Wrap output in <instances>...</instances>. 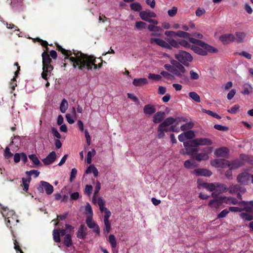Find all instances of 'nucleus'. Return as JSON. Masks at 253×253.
Segmentation results:
<instances>
[{
  "label": "nucleus",
  "instance_id": "obj_64",
  "mask_svg": "<svg viewBox=\"0 0 253 253\" xmlns=\"http://www.w3.org/2000/svg\"><path fill=\"white\" fill-rule=\"evenodd\" d=\"M161 74L167 79L170 80V79H171L173 77V76L172 75H171L170 74H169V73H168V72H166L165 71H162L161 72Z\"/></svg>",
  "mask_w": 253,
  "mask_h": 253
},
{
  "label": "nucleus",
  "instance_id": "obj_60",
  "mask_svg": "<svg viewBox=\"0 0 253 253\" xmlns=\"http://www.w3.org/2000/svg\"><path fill=\"white\" fill-rule=\"evenodd\" d=\"M26 174L27 175H29L30 177L31 175L34 174L35 177H37L40 174V172L38 171L37 170L33 169V170H31L30 171H27L26 172Z\"/></svg>",
  "mask_w": 253,
  "mask_h": 253
},
{
  "label": "nucleus",
  "instance_id": "obj_44",
  "mask_svg": "<svg viewBox=\"0 0 253 253\" xmlns=\"http://www.w3.org/2000/svg\"><path fill=\"white\" fill-rule=\"evenodd\" d=\"M109 241L111 244L112 248L116 247L117 241L115 236L113 234H110L109 236Z\"/></svg>",
  "mask_w": 253,
  "mask_h": 253
},
{
  "label": "nucleus",
  "instance_id": "obj_33",
  "mask_svg": "<svg viewBox=\"0 0 253 253\" xmlns=\"http://www.w3.org/2000/svg\"><path fill=\"white\" fill-rule=\"evenodd\" d=\"M53 70H50V69L42 68V72L41 74L42 77L45 80H48V76H50L51 74V72Z\"/></svg>",
  "mask_w": 253,
  "mask_h": 253
},
{
  "label": "nucleus",
  "instance_id": "obj_6",
  "mask_svg": "<svg viewBox=\"0 0 253 253\" xmlns=\"http://www.w3.org/2000/svg\"><path fill=\"white\" fill-rule=\"evenodd\" d=\"M212 192L211 196L213 199L210 200L209 205L211 208L219 207L224 202L226 198L225 197H219L218 195L219 193L216 192V191H213Z\"/></svg>",
  "mask_w": 253,
  "mask_h": 253
},
{
  "label": "nucleus",
  "instance_id": "obj_30",
  "mask_svg": "<svg viewBox=\"0 0 253 253\" xmlns=\"http://www.w3.org/2000/svg\"><path fill=\"white\" fill-rule=\"evenodd\" d=\"M176 121V120L172 117H169L166 119L164 121L161 123V126H169L173 125Z\"/></svg>",
  "mask_w": 253,
  "mask_h": 253
},
{
  "label": "nucleus",
  "instance_id": "obj_61",
  "mask_svg": "<svg viewBox=\"0 0 253 253\" xmlns=\"http://www.w3.org/2000/svg\"><path fill=\"white\" fill-rule=\"evenodd\" d=\"M92 191V186L90 185H86L84 189V194L90 196Z\"/></svg>",
  "mask_w": 253,
  "mask_h": 253
},
{
  "label": "nucleus",
  "instance_id": "obj_53",
  "mask_svg": "<svg viewBox=\"0 0 253 253\" xmlns=\"http://www.w3.org/2000/svg\"><path fill=\"white\" fill-rule=\"evenodd\" d=\"M177 12V7L176 6H173L171 9H169L168 11V15L170 17L174 16Z\"/></svg>",
  "mask_w": 253,
  "mask_h": 253
},
{
  "label": "nucleus",
  "instance_id": "obj_46",
  "mask_svg": "<svg viewBox=\"0 0 253 253\" xmlns=\"http://www.w3.org/2000/svg\"><path fill=\"white\" fill-rule=\"evenodd\" d=\"M96 154L94 149H92L91 151H88L87 154L86 162L87 164H91L92 161V157Z\"/></svg>",
  "mask_w": 253,
  "mask_h": 253
},
{
  "label": "nucleus",
  "instance_id": "obj_57",
  "mask_svg": "<svg viewBox=\"0 0 253 253\" xmlns=\"http://www.w3.org/2000/svg\"><path fill=\"white\" fill-rule=\"evenodd\" d=\"M214 128L216 129L221 131H227L229 129V128L227 126H223L220 125H215L214 126Z\"/></svg>",
  "mask_w": 253,
  "mask_h": 253
},
{
  "label": "nucleus",
  "instance_id": "obj_9",
  "mask_svg": "<svg viewBox=\"0 0 253 253\" xmlns=\"http://www.w3.org/2000/svg\"><path fill=\"white\" fill-rule=\"evenodd\" d=\"M57 49L60 51L63 55H65L66 57L65 58V60L66 59H69L71 62V58L76 57L77 56V53H82L81 51H76L73 50V51L70 50H66L63 48H62L60 45L58 44L57 45Z\"/></svg>",
  "mask_w": 253,
  "mask_h": 253
},
{
  "label": "nucleus",
  "instance_id": "obj_3",
  "mask_svg": "<svg viewBox=\"0 0 253 253\" xmlns=\"http://www.w3.org/2000/svg\"><path fill=\"white\" fill-rule=\"evenodd\" d=\"M201 185L210 191H216L219 194L228 191V188L225 185L218 182L211 183L203 182Z\"/></svg>",
  "mask_w": 253,
  "mask_h": 253
},
{
  "label": "nucleus",
  "instance_id": "obj_49",
  "mask_svg": "<svg viewBox=\"0 0 253 253\" xmlns=\"http://www.w3.org/2000/svg\"><path fill=\"white\" fill-rule=\"evenodd\" d=\"M148 77L149 79L154 81H159L162 79L161 75L152 73H149Z\"/></svg>",
  "mask_w": 253,
  "mask_h": 253
},
{
  "label": "nucleus",
  "instance_id": "obj_31",
  "mask_svg": "<svg viewBox=\"0 0 253 253\" xmlns=\"http://www.w3.org/2000/svg\"><path fill=\"white\" fill-rule=\"evenodd\" d=\"M91 172L93 173L95 177H97L98 175V170L93 165H90L85 170V173L86 174H88Z\"/></svg>",
  "mask_w": 253,
  "mask_h": 253
},
{
  "label": "nucleus",
  "instance_id": "obj_13",
  "mask_svg": "<svg viewBox=\"0 0 253 253\" xmlns=\"http://www.w3.org/2000/svg\"><path fill=\"white\" fill-rule=\"evenodd\" d=\"M246 191V188L242 184H232L228 188V191L230 193H236L241 192L244 193Z\"/></svg>",
  "mask_w": 253,
  "mask_h": 253
},
{
  "label": "nucleus",
  "instance_id": "obj_58",
  "mask_svg": "<svg viewBox=\"0 0 253 253\" xmlns=\"http://www.w3.org/2000/svg\"><path fill=\"white\" fill-rule=\"evenodd\" d=\"M179 48L180 47V46L184 47H188L190 46V44L188 43V42L184 40H181L179 39Z\"/></svg>",
  "mask_w": 253,
  "mask_h": 253
},
{
  "label": "nucleus",
  "instance_id": "obj_45",
  "mask_svg": "<svg viewBox=\"0 0 253 253\" xmlns=\"http://www.w3.org/2000/svg\"><path fill=\"white\" fill-rule=\"evenodd\" d=\"M175 34L176 36L183 38H189L190 36V34L189 33L182 31H178L176 32Z\"/></svg>",
  "mask_w": 253,
  "mask_h": 253
},
{
  "label": "nucleus",
  "instance_id": "obj_21",
  "mask_svg": "<svg viewBox=\"0 0 253 253\" xmlns=\"http://www.w3.org/2000/svg\"><path fill=\"white\" fill-rule=\"evenodd\" d=\"M169 128L168 126H161V124L157 128V137L159 139L163 138L165 136V132H169Z\"/></svg>",
  "mask_w": 253,
  "mask_h": 253
},
{
  "label": "nucleus",
  "instance_id": "obj_41",
  "mask_svg": "<svg viewBox=\"0 0 253 253\" xmlns=\"http://www.w3.org/2000/svg\"><path fill=\"white\" fill-rule=\"evenodd\" d=\"M29 158L34 165L36 166L42 165L41 162L36 155H29Z\"/></svg>",
  "mask_w": 253,
  "mask_h": 253
},
{
  "label": "nucleus",
  "instance_id": "obj_55",
  "mask_svg": "<svg viewBox=\"0 0 253 253\" xmlns=\"http://www.w3.org/2000/svg\"><path fill=\"white\" fill-rule=\"evenodd\" d=\"M35 40H36L38 42H40L41 44L46 48V51H47L48 50V42L46 41H43L40 38H36L35 39Z\"/></svg>",
  "mask_w": 253,
  "mask_h": 253
},
{
  "label": "nucleus",
  "instance_id": "obj_52",
  "mask_svg": "<svg viewBox=\"0 0 253 253\" xmlns=\"http://www.w3.org/2000/svg\"><path fill=\"white\" fill-rule=\"evenodd\" d=\"M85 211L86 214L89 215L87 217H92L93 215V211L92 210L91 207L89 205V204H87L85 208Z\"/></svg>",
  "mask_w": 253,
  "mask_h": 253
},
{
  "label": "nucleus",
  "instance_id": "obj_16",
  "mask_svg": "<svg viewBox=\"0 0 253 253\" xmlns=\"http://www.w3.org/2000/svg\"><path fill=\"white\" fill-rule=\"evenodd\" d=\"M219 40L223 44H228L235 41V37L232 34H224L220 36Z\"/></svg>",
  "mask_w": 253,
  "mask_h": 253
},
{
  "label": "nucleus",
  "instance_id": "obj_37",
  "mask_svg": "<svg viewBox=\"0 0 253 253\" xmlns=\"http://www.w3.org/2000/svg\"><path fill=\"white\" fill-rule=\"evenodd\" d=\"M42 63H51L52 60L50 58L49 55L47 53L46 51H44L42 53Z\"/></svg>",
  "mask_w": 253,
  "mask_h": 253
},
{
  "label": "nucleus",
  "instance_id": "obj_29",
  "mask_svg": "<svg viewBox=\"0 0 253 253\" xmlns=\"http://www.w3.org/2000/svg\"><path fill=\"white\" fill-rule=\"evenodd\" d=\"M64 245L67 247H70L73 245L72 237L70 234H67L64 238Z\"/></svg>",
  "mask_w": 253,
  "mask_h": 253
},
{
  "label": "nucleus",
  "instance_id": "obj_2",
  "mask_svg": "<svg viewBox=\"0 0 253 253\" xmlns=\"http://www.w3.org/2000/svg\"><path fill=\"white\" fill-rule=\"evenodd\" d=\"M170 62L172 65L166 64L164 65L165 68L182 80L187 79L186 77L182 75V74L186 72L185 67L181 63L175 60H171Z\"/></svg>",
  "mask_w": 253,
  "mask_h": 253
},
{
  "label": "nucleus",
  "instance_id": "obj_26",
  "mask_svg": "<svg viewBox=\"0 0 253 253\" xmlns=\"http://www.w3.org/2000/svg\"><path fill=\"white\" fill-rule=\"evenodd\" d=\"M225 163L227 160L225 159H215L211 162V165L215 167L225 168Z\"/></svg>",
  "mask_w": 253,
  "mask_h": 253
},
{
  "label": "nucleus",
  "instance_id": "obj_32",
  "mask_svg": "<svg viewBox=\"0 0 253 253\" xmlns=\"http://www.w3.org/2000/svg\"><path fill=\"white\" fill-rule=\"evenodd\" d=\"M166 40L171 47H173L176 48H179V40L178 41H176L171 38H167Z\"/></svg>",
  "mask_w": 253,
  "mask_h": 253
},
{
  "label": "nucleus",
  "instance_id": "obj_42",
  "mask_svg": "<svg viewBox=\"0 0 253 253\" xmlns=\"http://www.w3.org/2000/svg\"><path fill=\"white\" fill-rule=\"evenodd\" d=\"M240 217L244 220L247 221H251L253 220V216L249 212H242L240 214Z\"/></svg>",
  "mask_w": 253,
  "mask_h": 253
},
{
  "label": "nucleus",
  "instance_id": "obj_28",
  "mask_svg": "<svg viewBox=\"0 0 253 253\" xmlns=\"http://www.w3.org/2000/svg\"><path fill=\"white\" fill-rule=\"evenodd\" d=\"M184 147L186 148V153L188 155L194 156L198 152V149L196 148L197 146H186Z\"/></svg>",
  "mask_w": 253,
  "mask_h": 253
},
{
  "label": "nucleus",
  "instance_id": "obj_62",
  "mask_svg": "<svg viewBox=\"0 0 253 253\" xmlns=\"http://www.w3.org/2000/svg\"><path fill=\"white\" fill-rule=\"evenodd\" d=\"M240 106L238 104H236L232 106L230 109L228 110V112L231 114H235L237 111L239 110Z\"/></svg>",
  "mask_w": 253,
  "mask_h": 253
},
{
  "label": "nucleus",
  "instance_id": "obj_24",
  "mask_svg": "<svg viewBox=\"0 0 253 253\" xmlns=\"http://www.w3.org/2000/svg\"><path fill=\"white\" fill-rule=\"evenodd\" d=\"M241 163L239 161L235 160L230 162L227 160V163H225V168L228 167L229 169H236L241 167Z\"/></svg>",
  "mask_w": 253,
  "mask_h": 253
},
{
  "label": "nucleus",
  "instance_id": "obj_47",
  "mask_svg": "<svg viewBox=\"0 0 253 253\" xmlns=\"http://www.w3.org/2000/svg\"><path fill=\"white\" fill-rule=\"evenodd\" d=\"M18 221V220H15L13 217H8L7 218L6 225L7 227L11 228L12 225H14Z\"/></svg>",
  "mask_w": 253,
  "mask_h": 253
},
{
  "label": "nucleus",
  "instance_id": "obj_20",
  "mask_svg": "<svg viewBox=\"0 0 253 253\" xmlns=\"http://www.w3.org/2000/svg\"><path fill=\"white\" fill-rule=\"evenodd\" d=\"M165 113L163 111H158L153 117L152 121L155 124H159L162 122L165 118Z\"/></svg>",
  "mask_w": 253,
  "mask_h": 253
},
{
  "label": "nucleus",
  "instance_id": "obj_27",
  "mask_svg": "<svg viewBox=\"0 0 253 253\" xmlns=\"http://www.w3.org/2000/svg\"><path fill=\"white\" fill-rule=\"evenodd\" d=\"M147 84L148 81L146 78H135L132 82V84L135 86H140Z\"/></svg>",
  "mask_w": 253,
  "mask_h": 253
},
{
  "label": "nucleus",
  "instance_id": "obj_23",
  "mask_svg": "<svg viewBox=\"0 0 253 253\" xmlns=\"http://www.w3.org/2000/svg\"><path fill=\"white\" fill-rule=\"evenodd\" d=\"M191 49L195 53L203 56L207 55L208 52H209V50L205 49L204 47L201 48L199 46L196 45H192Z\"/></svg>",
  "mask_w": 253,
  "mask_h": 253
},
{
  "label": "nucleus",
  "instance_id": "obj_7",
  "mask_svg": "<svg viewBox=\"0 0 253 253\" xmlns=\"http://www.w3.org/2000/svg\"><path fill=\"white\" fill-rule=\"evenodd\" d=\"M188 38L190 42L196 44L201 47H204L205 49H208L210 53H215L217 51V49L216 48L205 43L202 41L193 38H190V37Z\"/></svg>",
  "mask_w": 253,
  "mask_h": 253
},
{
  "label": "nucleus",
  "instance_id": "obj_15",
  "mask_svg": "<svg viewBox=\"0 0 253 253\" xmlns=\"http://www.w3.org/2000/svg\"><path fill=\"white\" fill-rule=\"evenodd\" d=\"M239 205L242 208L243 211H246L247 212H252L253 208V201L246 202L242 201L239 203Z\"/></svg>",
  "mask_w": 253,
  "mask_h": 253
},
{
  "label": "nucleus",
  "instance_id": "obj_17",
  "mask_svg": "<svg viewBox=\"0 0 253 253\" xmlns=\"http://www.w3.org/2000/svg\"><path fill=\"white\" fill-rule=\"evenodd\" d=\"M87 229L84 224L80 225L76 233L77 237L78 239L84 240L87 235Z\"/></svg>",
  "mask_w": 253,
  "mask_h": 253
},
{
  "label": "nucleus",
  "instance_id": "obj_39",
  "mask_svg": "<svg viewBox=\"0 0 253 253\" xmlns=\"http://www.w3.org/2000/svg\"><path fill=\"white\" fill-rule=\"evenodd\" d=\"M130 7L131 10L134 11H140L142 9L141 4L137 2H133L130 4Z\"/></svg>",
  "mask_w": 253,
  "mask_h": 253
},
{
  "label": "nucleus",
  "instance_id": "obj_5",
  "mask_svg": "<svg viewBox=\"0 0 253 253\" xmlns=\"http://www.w3.org/2000/svg\"><path fill=\"white\" fill-rule=\"evenodd\" d=\"M175 58L185 65H188V62H191L193 60L192 55L183 50H180L178 53L175 54Z\"/></svg>",
  "mask_w": 253,
  "mask_h": 253
},
{
  "label": "nucleus",
  "instance_id": "obj_40",
  "mask_svg": "<svg viewBox=\"0 0 253 253\" xmlns=\"http://www.w3.org/2000/svg\"><path fill=\"white\" fill-rule=\"evenodd\" d=\"M85 222L88 228L92 229L95 227L97 224L92 220V217H87L85 220Z\"/></svg>",
  "mask_w": 253,
  "mask_h": 253
},
{
  "label": "nucleus",
  "instance_id": "obj_54",
  "mask_svg": "<svg viewBox=\"0 0 253 253\" xmlns=\"http://www.w3.org/2000/svg\"><path fill=\"white\" fill-rule=\"evenodd\" d=\"M243 87L244 90L242 91V93L244 94H249L250 92V89H252V86L248 84H244Z\"/></svg>",
  "mask_w": 253,
  "mask_h": 253
},
{
  "label": "nucleus",
  "instance_id": "obj_34",
  "mask_svg": "<svg viewBox=\"0 0 253 253\" xmlns=\"http://www.w3.org/2000/svg\"><path fill=\"white\" fill-rule=\"evenodd\" d=\"M195 158L198 161H206L209 159V157L208 154L206 153H201L198 154L195 157Z\"/></svg>",
  "mask_w": 253,
  "mask_h": 253
},
{
  "label": "nucleus",
  "instance_id": "obj_43",
  "mask_svg": "<svg viewBox=\"0 0 253 253\" xmlns=\"http://www.w3.org/2000/svg\"><path fill=\"white\" fill-rule=\"evenodd\" d=\"M189 96L196 102L199 103L201 101L200 96L195 92H190Z\"/></svg>",
  "mask_w": 253,
  "mask_h": 253
},
{
  "label": "nucleus",
  "instance_id": "obj_8",
  "mask_svg": "<svg viewBox=\"0 0 253 253\" xmlns=\"http://www.w3.org/2000/svg\"><path fill=\"white\" fill-rule=\"evenodd\" d=\"M39 193H43L44 189L47 195H50L53 192V187L49 183L41 181L39 186L37 188Z\"/></svg>",
  "mask_w": 253,
  "mask_h": 253
},
{
  "label": "nucleus",
  "instance_id": "obj_4",
  "mask_svg": "<svg viewBox=\"0 0 253 253\" xmlns=\"http://www.w3.org/2000/svg\"><path fill=\"white\" fill-rule=\"evenodd\" d=\"M212 144V141L207 138H196L194 140H189L184 142V146H198L199 145L210 146Z\"/></svg>",
  "mask_w": 253,
  "mask_h": 253
},
{
  "label": "nucleus",
  "instance_id": "obj_63",
  "mask_svg": "<svg viewBox=\"0 0 253 253\" xmlns=\"http://www.w3.org/2000/svg\"><path fill=\"white\" fill-rule=\"evenodd\" d=\"M190 76L191 80H198L199 78V74L193 70L190 71Z\"/></svg>",
  "mask_w": 253,
  "mask_h": 253
},
{
  "label": "nucleus",
  "instance_id": "obj_1",
  "mask_svg": "<svg viewBox=\"0 0 253 253\" xmlns=\"http://www.w3.org/2000/svg\"><path fill=\"white\" fill-rule=\"evenodd\" d=\"M71 62L74 69L78 68L80 70L83 72L91 70L92 67L96 70L100 69L102 66V63L96 64L95 58L91 55H88L83 53H77L76 57L71 58Z\"/></svg>",
  "mask_w": 253,
  "mask_h": 253
},
{
  "label": "nucleus",
  "instance_id": "obj_25",
  "mask_svg": "<svg viewBox=\"0 0 253 253\" xmlns=\"http://www.w3.org/2000/svg\"><path fill=\"white\" fill-rule=\"evenodd\" d=\"M228 152V149L226 147H220L215 150L214 154L217 157H225Z\"/></svg>",
  "mask_w": 253,
  "mask_h": 253
},
{
  "label": "nucleus",
  "instance_id": "obj_12",
  "mask_svg": "<svg viewBox=\"0 0 253 253\" xmlns=\"http://www.w3.org/2000/svg\"><path fill=\"white\" fill-rule=\"evenodd\" d=\"M109 214L108 213L107 215H104L103 217V221L104 226L103 229V234L105 236H107L108 233L112 230L111 222L109 220Z\"/></svg>",
  "mask_w": 253,
  "mask_h": 253
},
{
  "label": "nucleus",
  "instance_id": "obj_38",
  "mask_svg": "<svg viewBox=\"0 0 253 253\" xmlns=\"http://www.w3.org/2000/svg\"><path fill=\"white\" fill-rule=\"evenodd\" d=\"M60 233L58 229H54L53 231V238L56 243H60L61 241Z\"/></svg>",
  "mask_w": 253,
  "mask_h": 253
},
{
  "label": "nucleus",
  "instance_id": "obj_35",
  "mask_svg": "<svg viewBox=\"0 0 253 253\" xmlns=\"http://www.w3.org/2000/svg\"><path fill=\"white\" fill-rule=\"evenodd\" d=\"M246 34L244 32H237L236 33V38L235 40L238 43H241L243 42L244 38H245Z\"/></svg>",
  "mask_w": 253,
  "mask_h": 253
},
{
  "label": "nucleus",
  "instance_id": "obj_59",
  "mask_svg": "<svg viewBox=\"0 0 253 253\" xmlns=\"http://www.w3.org/2000/svg\"><path fill=\"white\" fill-rule=\"evenodd\" d=\"M51 132L54 137H56L57 139L61 138V135L59 133V132L58 131L57 129L56 128L52 127H51Z\"/></svg>",
  "mask_w": 253,
  "mask_h": 253
},
{
  "label": "nucleus",
  "instance_id": "obj_56",
  "mask_svg": "<svg viewBox=\"0 0 253 253\" xmlns=\"http://www.w3.org/2000/svg\"><path fill=\"white\" fill-rule=\"evenodd\" d=\"M4 157L6 159L11 158L13 156V154L10 152L9 147H6L4 153Z\"/></svg>",
  "mask_w": 253,
  "mask_h": 253
},
{
  "label": "nucleus",
  "instance_id": "obj_11",
  "mask_svg": "<svg viewBox=\"0 0 253 253\" xmlns=\"http://www.w3.org/2000/svg\"><path fill=\"white\" fill-rule=\"evenodd\" d=\"M139 16L142 20L148 22L152 18H155L156 14L154 12L147 10L140 11Z\"/></svg>",
  "mask_w": 253,
  "mask_h": 253
},
{
  "label": "nucleus",
  "instance_id": "obj_22",
  "mask_svg": "<svg viewBox=\"0 0 253 253\" xmlns=\"http://www.w3.org/2000/svg\"><path fill=\"white\" fill-rule=\"evenodd\" d=\"M156 111V108L155 106L150 104L145 105L143 108V113L145 115H152Z\"/></svg>",
  "mask_w": 253,
  "mask_h": 253
},
{
  "label": "nucleus",
  "instance_id": "obj_14",
  "mask_svg": "<svg viewBox=\"0 0 253 253\" xmlns=\"http://www.w3.org/2000/svg\"><path fill=\"white\" fill-rule=\"evenodd\" d=\"M150 42L151 44L155 43L157 45L168 49H171L172 48L167 42L159 38H151Z\"/></svg>",
  "mask_w": 253,
  "mask_h": 253
},
{
  "label": "nucleus",
  "instance_id": "obj_18",
  "mask_svg": "<svg viewBox=\"0 0 253 253\" xmlns=\"http://www.w3.org/2000/svg\"><path fill=\"white\" fill-rule=\"evenodd\" d=\"M192 173L195 174L197 176H210L212 174V172L211 171L205 169H195L192 171Z\"/></svg>",
  "mask_w": 253,
  "mask_h": 253
},
{
  "label": "nucleus",
  "instance_id": "obj_19",
  "mask_svg": "<svg viewBox=\"0 0 253 253\" xmlns=\"http://www.w3.org/2000/svg\"><path fill=\"white\" fill-rule=\"evenodd\" d=\"M56 159V155L54 151L50 152L45 158L42 160L45 165H49L53 163Z\"/></svg>",
  "mask_w": 253,
  "mask_h": 253
},
{
  "label": "nucleus",
  "instance_id": "obj_36",
  "mask_svg": "<svg viewBox=\"0 0 253 253\" xmlns=\"http://www.w3.org/2000/svg\"><path fill=\"white\" fill-rule=\"evenodd\" d=\"M68 107V103L66 99H63L60 105V110L62 113H65Z\"/></svg>",
  "mask_w": 253,
  "mask_h": 253
},
{
  "label": "nucleus",
  "instance_id": "obj_10",
  "mask_svg": "<svg viewBox=\"0 0 253 253\" xmlns=\"http://www.w3.org/2000/svg\"><path fill=\"white\" fill-rule=\"evenodd\" d=\"M251 175L247 171L239 173L237 176V181L242 185H248L251 181Z\"/></svg>",
  "mask_w": 253,
  "mask_h": 253
},
{
  "label": "nucleus",
  "instance_id": "obj_50",
  "mask_svg": "<svg viewBox=\"0 0 253 253\" xmlns=\"http://www.w3.org/2000/svg\"><path fill=\"white\" fill-rule=\"evenodd\" d=\"M148 30L153 32H160L162 31V29L160 27L151 24L148 25Z\"/></svg>",
  "mask_w": 253,
  "mask_h": 253
},
{
  "label": "nucleus",
  "instance_id": "obj_51",
  "mask_svg": "<svg viewBox=\"0 0 253 253\" xmlns=\"http://www.w3.org/2000/svg\"><path fill=\"white\" fill-rule=\"evenodd\" d=\"M187 139H190L195 137L194 132L192 130H188L184 132Z\"/></svg>",
  "mask_w": 253,
  "mask_h": 253
},
{
  "label": "nucleus",
  "instance_id": "obj_48",
  "mask_svg": "<svg viewBox=\"0 0 253 253\" xmlns=\"http://www.w3.org/2000/svg\"><path fill=\"white\" fill-rule=\"evenodd\" d=\"M31 179V177H29L28 180L26 179L25 178H22V183H23V185L24 186L23 190L27 192L28 190V189H29L28 182H29L30 181Z\"/></svg>",
  "mask_w": 253,
  "mask_h": 253
}]
</instances>
